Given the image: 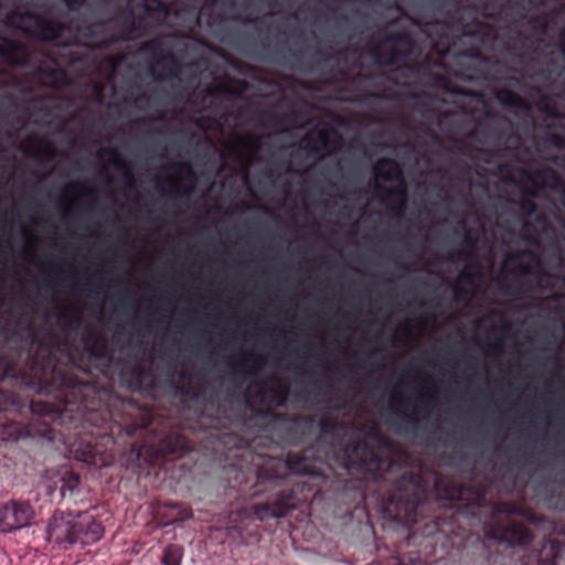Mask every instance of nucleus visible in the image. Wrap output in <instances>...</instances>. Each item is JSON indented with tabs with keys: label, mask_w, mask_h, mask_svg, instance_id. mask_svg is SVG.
I'll list each match as a JSON object with an SVG mask.
<instances>
[{
	"label": "nucleus",
	"mask_w": 565,
	"mask_h": 565,
	"mask_svg": "<svg viewBox=\"0 0 565 565\" xmlns=\"http://www.w3.org/2000/svg\"><path fill=\"white\" fill-rule=\"evenodd\" d=\"M374 173L377 178L386 182H396L395 188H385L375 184V192L380 201L393 213L401 217L407 207V188L404 180V173L401 164L392 158H381L374 166Z\"/></svg>",
	"instance_id": "7"
},
{
	"label": "nucleus",
	"mask_w": 565,
	"mask_h": 565,
	"mask_svg": "<svg viewBox=\"0 0 565 565\" xmlns=\"http://www.w3.org/2000/svg\"><path fill=\"white\" fill-rule=\"evenodd\" d=\"M228 90L227 87L218 86V87H212L207 89L209 95H215L217 92H225Z\"/></svg>",
	"instance_id": "43"
},
{
	"label": "nucleus",
	"mask_w": 565,
	"mask_h": 565,
	"mask_svg": "<svg viewBox=\"0 0 565 565\" xmlns=\"http://www.w3.org/2000/svg\"><path fill=\"white\" fill-rule=\"evenodd\" d=\"M139 51L141 54L152 57L150 64H156V67L161 66L163 70L178 57L172 50L166 49L164 36L153 38L143 42Z\"/></svg>",
	"instance_id": "14"
},
{
	"label": "nucleus",
	"mask_w": 565,
	"mask_h": 565,
	"mask_svg": "<svg viewBox=\"0 0 565 565\" xmlns=\"http://www.w3.org/2000/svg\"><path fill=\"white\" fill-rule=\"evenodd\" d=\"M233 21L241 22L243 24H257V23H264V19L260 18H250V17H244L242 14H236L232 18Z\"/></svg>",
	"instance_id": "37"
},
{
	"label": "nucleus",
	"mask_w": 565,
	"mask_h": 565,
	"mask_svg": "<svg viewBox=\"0 0 565 565\" xmlns=\"http://www.w3.org/2000/svg\"><path fill=\"white\" fill-rule=\"evenodd\" d=\"M471 267H477V268H479V264H477V263H476V264H472V265H471Z\"/></svg>",
	"instance_id": "59"
},
{
	"label": "nucleus",
	"mask_w": 565,
	"mask_h": 565,
	"mask_svg": "<svg viewBox=\"0 0 565 565\" xmlns=\"http://www.w3.org/2000/svg\"><path fill=\"white\" fill-rule=\"evenodd\" d=\"M190 441L181 434H171L162 439V451L168 454H178L189 450Z\"/></svg>",
	"instance_id": "27"
},
{
	"label": "nucleus",
	"mask_w": 565,
	"mask_h": 565,
	"mask_svg": "<svg viewBox=\"0 0 565 565\" xmlns=\"http://www.w3.org/2000/svg\"><path fill=\"white\" fill-rule=\"evenodd\" d=\"M341 19H342L343 21H348V17H347V15H343Z\"/></svg>",
	"instance_id": "58"
},
{
	"label": "nucleus",
	"mask_w": 565,
	"mask_h": 565,
	"mask_svg": "<svg viewBox=\"0 0 565 565\" xmlns=\"http://www.w3.org/2000/svg\"><path fill=\"white\" fill-rule=\"evenodd\" d=\"M245 53L259 61L266 62H276L279 64H284L278 49L270 50V46L265 39H260L259 41H255L253 39H246L244 44Z\"/></svg>",
	"instance_id": "17"
},
{
	"label": "nucleus",
	"mask_w": 565,
	"mask_h": 565,
	"mask_svg": "<svg viewBox=\"0 0 565 565\" xmlns=\"http://www.w3.org/2000/svg\"><path fill=\"white\" fill-rule=\"evenodd\" d=\"M523 258H527L531 263L540 264L539 255L529 248L520 249L510 254L508 257V262H518Z\"/></svg>",
	"instance_id": "33"
},
{
	"label": "nucleus",
	"mask_w": 565,
	"mask_h": 565,
	"mask_svg": "<svg viewBox=\"0 0 565 565\" xmlns=\"http://www.w3.org/2000/svg\"><path fill=\"white\" fill-rule=\"evenodd\" d=\"M143 371L140 367H130L122 372V376L130 375L136 385H140Z\"/></svg>",
	"instance_id": "36"
},
{
	"label": "nucleus",
	"mask_w": 565,
	"mask_h": 565,
	"mask_svg": "<svg viewBox=\"0 0 565 565\" xmlns=\"http://www.w3.org/2000/svg\"><path fill=\"white\" fill-rule=\"evenodd\" d=\"M103 154L109 156V161L114 164V167L121 172L126 185L131 188L135 184V178L132 171L128 163L121 158L120 153L115 148H104L98 153V157L102 158Z\"/></svg>",
	"instance_id": "22"
},
{
	"label": "nucleus",
	"mask_w": 565,
	"mask_h": 565,
	"mask_svg": "<svg viewBox=\"0 0 565 565\" xmlns=\"http://www.w3.org/2000/svg\"><path fill=\"white\" fill-rule=\"evenodd\" d=\"M231 365V379L233 382L246 380L248 376H255L258 374L260 370V363L258 361L254 362L250 366L247 365V360L244 359L239 363Z\"/></svg>",
	"instance_id": "26"
},
{
	"label": "nucleus",
	"mask_w": 565,
	"mask_h": 565,
	"mask_svg": "<svg viewBox=\"0 0 565 565\" xmlns=\"http://www.w3.org/2000/svg\"><path fill=\"white\" fill-rule=\"evenodd\" d=\"M427 497L426 487L420 475L404 472L383 497V509L396 522L412 525L417 523Z\"/></svg>",
	"instance_id": "5"
},
{
	"label": "nucleus",
	"mask_w": 565,
	"mask_h": 565,
	"mask_svg": "<svg viewBox=\"0 0 565 565\" xmlns=\"http://www.w3.org/2000/svg\"><path fill=\"white\" fill-rule=\"evenodd\" d=\"M492 315H495V316H499V317H503V313L499 312V311H492Z\"/></svg>",
	"instance_id": "54"
},
{
	"label": "nucleus",
	"mask_w": 565,
	"mask_h": 565,
	"mask_svg": "<svg viewBox=\"0 0 565 565\" xmlns=\"http://www.w3.org/2000/svg\"><path fill=\"white\" fill-rule=\"evenodd\" d=\"M420 405H414L412 412L408 414L403 409L395 408V415L402 419V424L398 426L399 431H407L415 434L419 427L420 418L428 417L431 413V396L420 394Z\"/></svg>",
	"instance_id": "13"
},
{
	"label": "nucleus",
	"mask_w": 565,
	"mask_h": 565,
	"mask_svg": "<svg viewBox=\"0 0 565 565\" xmlns=\"http://www.w3.org/2000/svg\"><path fill=\"white\" fill-rule=\"evenodd\" d=\"M121 20V38L128 39L129 35L137 31H142V24L139 22V15H136L132 8L127 6L120 12Z\"/></svg>",
	"instance_id": "25"
},
{
	"label": "nucleus",
	"mask_w": 565,
	"mask_h": 565,
	"mask_svg": "<svg viewBox=\"0 0 565 565\" xmlns=\"http://www.w3.org/2000/svg\"><path fill=\"white\" fill-rule=\"evenodd\" d=\"M46 540L67 548L73 545V513L56 512L46 526Z\"/></svg>",
	"instance_id": "11"
},
{
	"label": "nucleus",
	"mask_w": 565,
	"mask_h": 565,
	"mask_svg": "<svg viewBox=\"0 0 565 565\" xmlns=\"http://www.w3.org/2000/svg\"><path fill=\"white\" fill-rule=\"evenodd\" d=\"M503 292L507 294V295H511L512 294V289L510 286H505L504 289H503Z\"/></svg>",
	"instance_id": "53"
},
{
	"label": "nucleus",
	"mask_w": 565,
	"mask_h": 565,
	"mask_svg": "<svg viewBox=\"0 0 565 565\" xmlns=\"http://www.w3.org/2000/svg\"><path fill=\"white\" fill-rule=\"evenodd\" d=\"M465 294H466V291L463 289H461V288L456 289L457 299H460Z\"/></svg>",
	"instance_id": "50"
},
{
	"label": "nucleus",
	"mask_w": 565,
	"mask_h": 565,
	"mask_svg": "<svg viewBox=\"0 0 565 565\" xmlns=\"http://www.w3.org/2000/svg\"><path fill=\"white\" fill-rule=\"evenodd\" d=\"M164 508L167 509L166 524H172L177 522H182L185 520H190L193 516V511L190 507L184 505L182 503L177 502H167L164 503Z\"/></svg>",
	"instance_id": "24"
},
{
	"label": "nucleus",
	"mask_w": 565,
	"mask_h": 565,
	"mask_svg": "<svg viewBox=\"0 0 565 565\" xmlns=\"http://www.w3.org/2000/svg\"><path fill=\"white\" fill-rule=\"evenodd\" d=\"M313 54L317 55V56H323L324 55L323 51L320 47H318V46L315 47Z\"/></svg>",
	"instance_id": "51"
},
{
	"label": "nucleus",
	"mask_w": 565,
	"mask_h": 565,
	"mask_svg": "<svg viewBox=\"0 0 565 565\" xmlns=\"http://www.w3.org/2000/svg\"><path fill=\"white\" fill-rule=\"evenodd\" d=\"M290 475L317 476L315 461L303 454L289 451L286 459L267 458L256 470V480L250 486L247 497L255 499L265 495V500L252 505L250 510L237 512L234 521L254 518L260 522L286 516L298 505L299 498L294 489L287 488Z\"/></svg>",
	"instance_id": "2"
},
{
	"label": "nucleus",
	"mask_w": 565,
	"mask_h": 565,
	"mask_svg": "<svg viewBox=\"0 0 565 565\" xmlns=\"http://www.w3.org/2000/svg\"><path fill=\"white\" fill-rule=\"evenodd\" d=\"M241 143L244 148H248V149H253V150L259 149V139L252 134H248V135L242 137Z\"/></svg>",
	"instance_id": "34"
},
{
	"label": "nucleus",
	"mask_w": 565,
	"mask_h": 565,
	"mask_svg": "<svg viewBox=\"0 0 565 565\" xmlns=\"http://www.w3.org/2000/svg\"><path fill=\"white\" fill-rule=\"evenodd\" d=\"M516 270L521 274V275H530L531 274V269L527 265H520Z\"/></svg>",
	"instance_id": "44"
},
{
	"label": "nucleus",
	"mask_w": 565,
	"mask_h": 565,
	"mask_svg": "<svg viewBox=\"0 0 565 565\" xmlns=\"http://www.w3.org/2000/svg\"><path fill=\"white\" fill-rule=\"evenodd\" d=\"M393 461L384 441L379 438L373 444L366 437H355L344 447V467L352 473L369 479H381Z\"/></svg>",
	"instance_id": "6"
},
{
	"label": "nucleus",
	"mask_w": 565,
	"mask_h": 565,
	"mask_svg": "<svg viewBox=\"0 0 565 565\" xmlns=\"http://www.w3.org/2000/svg\"><path fill=\"white\" fill-rule=\"evenodd\" d=\"M118 302H119V305H121L122 307H126V308L130 307V303H129V301H128V299H127V297H126V296H119V297H118Z\"/></svg>",
	"instance_id": "47"
},
{
	"label": "nucleus",
	"mask_w": 565,
	"mask_h": 565,
	"mask_svg": "<svg viewBox=\"0 0 565 565\" xmlns=\"http://www.w3.org/2000/svg\"><path fill=\"white\" fill-rule=\"evenodd\" d=\"M183 558V547L178 544H169L163 551L161 558L162 565H181Z\"/></svg>",
	"instance_id": "30"
},
{
	"label": "nucleus",
	"mask_w": 565,
	"mask_h": 565,
	"mask_svg": "<svg viewBox=\"0 0 565 565\" xmlns=\"http://www.w3.org/2000/svg\"><path fill=\"white\" fill-rule=\"evenodd\" d=\"M60 494L62 499L72 498L78 490L81 478L73 471H66L60 479Z\"/></svg>",
	"instance_id": "28"
},
{
	"label": "nucleus",
	"mask_w": 565,
	"mask_h": 565,
	"mask_svg": "<svg viewBox=\"0 0 565 565\" xmlns=\"http://www.w3.org/2000/svg\"><path fill=\"white\" fill-rule=\"evenodd\" d=\"M183 68V63L178 56L174 62L170 63L166 70L158 71L156 64H149V73L158 82H167L170 79L179 78Z\"/></svg>",
	"instance_id": "23"
},
{
	"label": "nucleus",
	"mask_w": 565,
	"mask_h": 565,
	"mask_svg": "<svg viewBox=\"0 0 565 565\" xmlns=\"http://www.w3.org/2000/svg\"><path fill=\"white\" fill-rule=\"evenodd\" d=\"M463 242L470 246L471 248H475L476 247V244H477V239L472 236L471 234V231L470 230H465V236H463Z\"/></svg>",
	"instance_id": "42"
},
{
	"label": "nucleus",
	"mask_w": 565,
	"mask_h": 565,
	"mask_svg": "<svg viewBox=\"0 0 565 565\" xmlns=\"http://www.w3.org/2000/svg\"><path fill=\"white\" fill-rule=\"evenodd\" d=\"M49 151H50L52 154H54V153H55V150H54V148H53V147H50V148H49Z\"/></svg>",
	"instance_id": "57"
},
{
	"label": "nucleus",
	"mask_w": 565,
	"mask_h": 565,
	"mask_svg": "<svg viewBox=\"0 0 565 565\" xmlns=\"http://www.w3.org/2000/svg\"><path fill=\"white\" fill-rule=\"evenodd\" d=\"M445 499L460 514L479 518L483 511L490 512L489 520L484 521V535L491 540L507 543L511 546H527L532 540V532L522 523L510 520L513 507L505 502L486 504V494L471 486L454 487L446 491Z\"/></svg>",
	"instance_id": "3"
},
{
	"label": "nucleus",
	"mask_w": 565,
	"mask_h": 565,
	"mask_svg": "<svg viewBox=\"0 0 565 565\" xmlns=\"http://www.w3.org/2000/svg\"><path fill=\"white\" fill-rule=\"evenodd\" d=\"M302 145L305 149L312 152L337 150L343 146V137L335 128L324 124L317 130V138L313 137V132H308L302 138Z\"/></svg>",
	"instance_id": "12"
},
{
	"label": "nucleus",
	"mask_w": 565,
	"mask_h": 565,
	"mask_svg": "<svg viewBox=\"0 0 565 565\" xmlns=\"http://www.w3.org/2000/svg\"><path fill=\"white\" fill-rule=\"evenodd\" d=\"M495 98L500 103L502 107L505 109H518V110H529V103L522 98L518 93L513 92L509 88H500L495 93Z\"/></svg>",
	"instance_id": "20"
},
{
	"label": "nucleus",
	"mask_w": 565,
	"mask_h": 565,
	"mask_svg": "<svg viewBox=\"0 0 565 565\" xmlns=\"http://www.w3.org/2000/svg\"><path fill=\"white\" fill-rule=\"evenodd\" d=\"M543 110L546 113V115H547L548 117H553V118H555V117H557V116H558V115H557V113L555 111V109H554V108H552V107L546 106Z\"/></svg>",
	"instance_id": "46"
},
{
	"label": "nucleus",
	"mask_w": 565,
	"mask_h": 565,
	"mask_svg": "<svg viewBox=\"0 0 565 565\" xmlns=\"http://www.w3.org/2000/svg\"><path fill=\"white\" fill-rule=\"evenodd\" d=\"M526 2L531 7H539L543 3V0H526Z\"/></svg>",
	"instance_id": "48"
},
{
	"label": "nucleus",
	"mask_w": 565,
	"mask_h": 565,
	"mask_svg": "<svg viewBox=\"0 0 565 565\" xmlns=\"http://www.w3.org/2000/svg\"><path fill=\"white\" fill-rule=\"evenodd\" d=\"M530 179L541 180L543 182L541 185H539L541 189L545 188V183H550V185H559L562 183L559 174L554 169L548 167L536 170L533 177H530Z\"/></svg>",
	"instance_id": "29"
},
{
	"label": "nucleus",
	"mask_w": 565,
	"mask_h": 565,
	"mask_svg": "<svg viewBox=\"0 0 565 565\" xmlns=\"http://www.w3.org/2000/svg\"><path fill=\"white\" fill-rule=\"evenodd\" d=\"M340 426L337 416L326 413L321 416L318 423L319 430L324 436H333Z\"/></svg>",
	"instance_id": "31"
},
{
	"label": "nucleus",
	"mask_w": 565,
	"mask_h": 565,
	"mask_svg": "<svg viewBox=\"0 0 565 565\" xmlns=\"http://www.w3.org/2000/svg\"><path fill=\"white\" fill-rule=\"evenodd\" d=\"M536 221H537V222H543V221H544V217H543L542 215H539V216L536 217Z\"/></svg>",
	"instance_id": "55"
},
{
	"label": "nucleus",
	"mask_w": 565,
	"mask_h": 565,
	"mask_svg": "<svg viewBox=\"0 0 565 565\" xmlns=\"http://www.w3.org/2000/svg\"><path fill=\"white\" fill-rule=\"evenodd\" d=\"M499 169L501 172H509L510 166L508 163H502V164H500Z\"/></svg>",
	"instance_id": "49"
},
{
	"label": "nucleus",
	"mask_w": 565,
	"mask_h": 565,
	"mask_svg": "<svg viewBox=\"0 0 565 565\" xmlns=\"http://www.w3.org/2000/svg\"><path fill=\"white\" fill-rule=\"evenodd\" d=\"M181 175L180 182H172V194L175 198H188L193 191L196 175L192 164L188 161L173 162L169 166Z\"/></svg>",
	"instance_id": "15"
},
{
	"label": "nucleus",
	"mask_w": 565,
	"mask_h": 565,
	"mask_svg": "<svg viewBox=\"0 0 565 565\" xmlns=\"http://www.w3.org/2000/svg\"><path fill=\"white\" fill-rule=\"evenodd\" d=\"M462 276H463L465 278H469V277H470V274H468V273L463 271V273H462Z\"/></svg>",
	"instance_id": "56"
},
{
	"label": "nucleus",
	"mask_w": 565,
	"mask_h": 565,
	"mask_svg": "<svg viewBox=\"0 0 565 565\" xmlns=\"http://www.w3.org/2000/svg\"><path fill=\"white\" fill-rule=\"evenodd\" d=\"M83 352L65 339L50 333L21 339L17 356L0 354V412L28 408L41 419L36 433L55 438L51 423L65 428L64 444L74 459L97 468L115 461V428L127 437L142 436L150 418L132 405H106L88 362L109 365L113 356L107 338L89 330L82 334Z\"/></svg>",
	"instance_id": "1"
},
{
	"label": "nucleus",
	"mask_w": 565,
	"mask_h": 565,
	"mask_svg": "<svg viewBox=\"0 0 565 565\" xmlns=\"http://www.w3.org/2000/svg\"><path fill=\"white\" fill-rule=\"evenodd\" d=\"M539 20H540L539 18H534L532 21L533 22H539Z\"/></svg>",
	"instance_id": "60"
},
{
	"label": "nucleus",
	"mask_w": 565,
	"mask_h": 565,
	"mask_svg": "<svg viewBox=\"0 0 565 565\" xmlns=\"http://www.w3.org/2000/svg\"><path fill=\"white\" fill-rule=\"evenodd\" d=\"M247 407L252 411H254L257 414H262L263 411L260 408H256L254 405H247Z\"/></svg>",
	"instance_id": "52"
},
{
	"label": "nucleus",
	"mask_w": 565,
	"mask_h": 565,
	"mask_svg": "<svg viewBox=\"0 0 565 565\" xmlns=\"http://www.w3.org/2000/svg\"><path fill=\"white\" fill-rule=\"evenodd\" d=\"M415 47L412 34L406 30L386 33L381 44L372 50L375 62L382 66H407V57Z\"/></svg>",
	"instance_id": "8"
},
{
	"label": "nucleus",
	"mask_w": 565,
	"mask_h": 565,
	"mask_svg": "<svg viewBox=\"0 0 565 565\" xmlns=\"http://www.w3.org/2000/svg\"><path fill=\"white\" fill-rule=\"evenodd\" d=\"M298 116L296 113H277L264 110L260 113V121L264 127L280 128L287 125L296 124Z\"/></svg>",
	"instance_id": "21"
},
{
	"label": "nucleus",
	"mask_w": 565,
	"mask_h": 565,
	"mask_svg": "<svg viewBox=\"0 0 565 565\" xmlns=\"http://www.w3.org/2000/svg\"><path fill=\"white\" fill-rule=\"evenodd\" d=\"M519 206L521 218L523 221L522 232L524 234V239L529 241L532 244H539L537 228L535 224L530 220L534 214L537 213V204L530 199H523L520 201Z\"/></svg>",
	"instance_id": "18"
},
{
	"label": "nucleus",
	"mask_w": 565,
	"mask_h": 565,
	"mask_svg": "<svg viewBox=\"0 0 565 565\" xmlns=\"http://www.w3.org/2000/svg\"><path fill=\"white\" fill-rule=\"evenodd\" d=\"M0 57L9 65L18 66L26 62V47L19 41L2 38L0 42Z\"/></svg>",
	"instance_id": "19"
},
{
	"label": "nucleus",
	"mask_w": 565,
	"mask_h": 565,
	"mask_svg": "<svg viewBox=\"0 0 565 565\" xmlns=\"http://www.w3.org/2000/svg\"><path fill=\"white\" fill-rule=\"evenodd\" d=\"M78 61H81V57L77 54H75V53H70L68 58L66 60V62L68 64H72V63H75V62H78Z\"/></svg>",
	"instance_id": "45"
},
{
	"label": "nucleus",
	"mask_w": 565,
	"mask_h": 565,
	"mask_svg": "<svg viewBox=\"0 0 565 565\" xmlns=\"http://www.w3.org/2000/svg\"><path fill=\"white\" fill-rule=\"evenodd\" d=\"M268 390L262 384L259 386V388L255 392V398L260 403V404H265L266 403V394H267Z\"/></svg>",
	"instance_id": "41"
},
{
	"label": "nucleus",
	"mask_w": 565,
	"mask_h": 565,
	"mask_svg": "<svg viewBox=\"0 0 565 565\" xmlns=\"http://www.w3.org/2000/svg\"><path fill=\"white\" fill-rule=\"evenodd\" d=\"M70 12H77L87 0H62Z\"/></svg>",
	"instance_id": "39"
},
{
	"label": "nucleus",
	"mask_w": 565,
	"mask_h": 565,
	"mask_svg": "<svg viewBox=\"0 0 565 565\" xmlns=\"http://www.w3.org/2000/svg\"><path fill=\"white\" fill-rule=\"evenodd\" d=\"M6 24L20 31L29 39L51 42L56 46L65 49L72 46L103 49L106 46L105 43H93L94 39L102 33L106 25L104 20H97L78 26V32L85 38L84 42L79 41L74 34L65 36V33L70 31L68 24L31 10H22L21 8L10 10L6 14Z\"/></svg>",
	"instance_id": "4"
},
{
	"label": "nucleus",
	"mask_w": 565,
	"mask_h": 565,
	"mask_svg": "<svg viewBox=\"0 0 565 565\" xmlns=\"http://www.w3.org/2000/svg\"><path fill=\"white\" fill-rule=\"evenodd\" d=\"M58 323L63 329L78 330V327L83 323V318L79 313L71 317L64 311H60Z\"/></svg>",
	"instance_id": "32"
},
{
	"label": "nucleus",
	"mask_w": 565,
	"mask_h": 565,
	"mask_svg": "<svg viewBox=\"0 0 565 565\" xmlns=\"http://www.w3.org/2000/svg\"><path fill=\"white\" fill-rule=\"evenodd\" d=\"M142 9L139 14V22L143 30L160 25L169 14L168 6L161 0L142 1L138 4Z\"/></svg>",
	"instance_id": "16"
},
{
	"label": "nucleus",
	"mask_w": 565,
	"mask_h": 565,
	"mask_svg": "<svg viewBox=\"0 0 565 565\" xmlns=\"http://www.w3.org/2000/svg\"><path fill=\"white\" fill-rule=\"evenodd\" d=\"M270 391V402L275 403L277 406H282L287 399L286 391L278 390H269Z\"/></svg>",
	"instance_id": "35"
},
{
	"label": "nucleus",
	"mask_w": 565,
	"mask_h": 565,
	"mask_svg": "<svg viewBox=\"0 0 565 565\" xmlns=\"http://www.w3.org/2000/svg\"><path fill=\"white\" fill-rule=\"evenodd\" d=\"M105 529L100 521L89 511L73 514V545H89L98 542L104 535Z\"/></svg>",
	"instance_id": "10"
},
{
	"label": "nucleus",
	"mask_w": 565,
	"mask_h": 565,
	"mask_svg": "<svg viewBox=\"0 0 565 565\" xmlns=\"http://www.w3.org/2000/svg\"><path fill=\"white\" fill-rule=\"evenodd\" d=\"M226 534H227V536L233 537V539H235V537L242 539L243 530L239 525L234 524V525L226 527Z\"/></svg>",
	"instance_id": "40"
},
{
	"label": "nucleus",
	"mask_w": 565,
	"mask_h": 565,
	"mask_svg": "<svg viewBox=\"0 0 565 565\" xmlns=\"http://www.w3.org/2000/svg\"><path fill=\"white\" fill-rule=\"evenodd\" d=\"M547 140L558 148H565V137L557 132H551L547 136Z\"/></svg>",
	"instance_id": "38"
},
{
	"label": "nucleus",
	"mask_w": 565,
	"mask_h": 565,
	"mask_svg": "<svg viewBox=\"0 0 565 565\" xmlns=\"http://www.w3.org/2000/svg\"><path fill=\"white\" fill-rule=\"evenodd\" d=\"M35 518V511L25 500H10L0 504V532L11 533L30 526Z\"/></svg>",
	"instance_id": "9"
}]
</instances>
